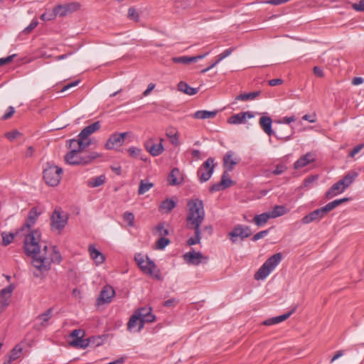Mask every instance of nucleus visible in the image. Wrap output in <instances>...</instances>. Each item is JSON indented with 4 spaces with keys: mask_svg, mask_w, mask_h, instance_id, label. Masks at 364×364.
Listing matches in <instances>:
<instances>
[{
    "mask_svg": "<svg viewBox=\"0 0 364 364\" xmlns=\"http://www.w3.org/2000/svg\"><path fill=\"white\" fill-rule=\"evenodd\" d=\"M41 242V233L37 230L26 236L24 250L28 256L32 257V264L40 272L50 269L52 262L60 263L62 257L56 247H48Z\"/></svg>",
    "mask_w": 364,
    "mask_h": 364,
    "instance_id": "1",
    "label": "nucleus"
},
{
    "mask_svg": "<svg viewBox=\"0 0 364 364\" xmlns=\"http://www.w3.org/2000/svg\"><path fill=\"white\" fill-rule=\"evenodd\" d=\"M186 228L194 230V237L187 240L189 246L199 244L201 240L200 225L205 220L204 205L198 198L191 199L187 203Z\"/></svg>",
    "mask_w": 364,
    "mask_h": 364,
    "instance_id": "2",
    "label": "nucleus"
},
{
    "mask_svg": "<svg viewBox=\"0 0 364 364\" xmlns=\"http://www.w3.org/2000/svg\"><path fill=\"white\" fill-rule=\"evenodd\" d=\"M97 152L83 153V151L70 150L65 156V161L70 165H87L101 157Z\"/></svg>",
    "mask_w": 364,
    "mask_h": 364,
    "instance_id": "3",
    "label": "nucleus"
},
{
    "mask_svg": "<svg viewBox=\"0 0 364 364\" xmlns=\"http://www.w3.org/2000/svg\"><path fill=\"white\" fill-rule=\"evenodd\" d=\"M282 259V255L280 252L276 253L268 258L262 267L255 274V279L257 280L264 279L279 264Z\"/></svg>",
    "mask_w": 364,
    "mask_h": 364,
    "instance_id": "4",
    "label": "nucleus"
},
{
    "mask_svg": "<svg viewBox=\"0 0 364 364\" xmlns=\"http://www.w3.org/2000/svg\"><path fill=\"white\" fill-rule=\"evenodd\" d=\"M134 259L138 266L144 273L159 280L161 279L160 270L158 269L155 263L148 257H144L141 254H136Z\"/></svg>",
    "mask_w": 364,
    "mask_h": 364,
    "instance_id": "5",
    "label": "nucleus"
},
{
    "mask_svg": "<svg viewBox=\"0 0 364 364\" xmlns=\"http://www.w3.org/2000/svg\"><path fill=\"white\" fill-rule=\"evenodd\" d=\"M62 173L63 169L61 168L48 164L47 167L43 171V179L48 185L55 186L60 183Z\"/></svg>",
    "mask_w": 364,
    "mask_h": 364,
    "instance_id": "6",
    "label": "nucleus"
},
{
    "mask_svg": "<svg viewBox=\"0 0 364 364\" xmlns=\"http://www.w3.org/2000/svg\"><path fill=\"white\" fill-rule=\"evenodd\" d=\"M50 220L52 228L60 232L68 223V215L60 209L56 208L53 211Z\"/></svg>",
    "mask_w": 364,
    "mask_h": 364,
    "instance_id": "7",
    "label": "nucleus"
},
{
    "mask_svg": "<svg viewBox=\"0 0 364 364\" xmlns=\"http://www.w3.org/2000/svg\"><path fill=\"white\" fill-rule=\"evenodd\" d=\"M215 168L214 159L212 157L208 158L198 171V176L201 183L208 181Z\"/></svg>",
    "mask_w": 364,
    "mask_h": 364,
    "instance_id": "8",
    "label": "nucleus"
},
{
    "mask_svg": "<svg viewBox=\"0 0 364 364\" xmlns=\"http://www.w3.org/2000/svg\"><path fill=\"white\" fill-rule=\"evenodd\" d=\"M70 336L73 340L70 342L71 346L85 349L89 345V340L84 339L85 331L82 329H75L72 331Z\"/></svg>",
    "mask_w": 364,
    "mask_h": 364,
    "instance_id": "9",
    "label": "nucleus"
},
{
    "mask_svg": "<svg viewBox=\"0 0 364 364\" xmlns=\"http://www.w3.org/2000/svg\"><path fill=\"white\" fill-rule=\"evenodd\" d=\"M252 232L249 227L237 225L229 232L228 236L232 242H235L237 237H240L241 240H243L250 236Z\"/></svg>",
    "mask_w": 364,
    "mask_h": 364,
    "instance_id": "10",
    "label": "nucleus"
},
{
    "mask_svg": "<svg viewBox=\"0 0 364 364\" xmlns=\"http://www.w3.org/2000/svg\"><path fill=\"white\" fill-rule=\"evenodd\" d=\"M80 4L77 2H71L65 4H60L54 7V12L56 16L60 17L65 16L66 15L76 11L80 8Z\"/></svg>",
    "mask_w": 364,
    "mask_h": 364,
    "instance_id": "11",
    "label": "nucleus"
},
{
    "mask_svg": "<svg viewBox=\"0 0 364 364\" xmlns=\"http://www.w3.org/2000/svg\"><path fill=\"white\" fill-rule=\"evenodd\" d=\"M327 213L328 211L326 209L325 206H323L305 215L302 218L301 222L304 224H309L313 222H319L322 218H323L326 216Z\"/></svg>",
    "mask_w": 364,
    "mask_h": 364,
    "instance_id": "12",
    "label": "nucleus"
},
{
    "mask_svg": "<svg viewBox=\"0 0 364 364\" xmlns=\"http://www.w3.org/2000/svg\"><path fill=\"white\" fill-rule=\"evenodd\" d=\"M184 260L190 264L199 265L200 263H206L208 257H205L200 252L190 251L183 255Z\"/></svg>",
    "mask_w": 364,
    "mask_h": 364,
    "instance_id": "13",
    "label": "nucleus"
},
{
    "mask_svg": "<svg viewBox=\"0 0 364 364\" xmlns=\"http://www.w3.org/2000/svg\"><path fill=\"white\" fill-rule=\"evenodd\" d=\"M127 136V132L112 134L105 144V148L107 149H112L115 147L121 146L124 144Z\"/></svg>",
    "mask_w": 364,
    "mask_h": 364,
    "instance_id": "14",
    "label": "nucleus"
},
{
    "mask_svg": "<svg viewBox=\"0 0 364 364\" xmlns=\"http://www.w3.org/2000/svg\"><path fill=\"white\" fill-rule=\"evenodd\" d=\"M228 173V171H225L223 172L220 182L213 184L210 188V192H216L225 190L233 184V181L229 178Z\"/></svg>",
    "mask_w": 364,
    "mask_h": 364,
    "instance_id": "15",
    "label": "nucleus"
},
{
    "mask_svg": "<svg viewBox=\"0 0 364 364\" xmlns=\"http://www.w3.org/2000/svg\"><path fill=\"white\" fill-rule=\"evenodd\" d=\"M240 161V159L235 156V154L232 151H228L223 157V167L225 171H232L235 166Z\"/></svg>",
    "mask_w": 364,
    "mask_h": 364,
    "instance_id": "16",
    "label": "nucleus"
},
{
    "mask_svg": "<svg viewBox=\"0 0 364 364\" xmlns=\"http://www.w3.org/2000/svg\"><path fill=\"white\" fill-rule=\"evenodd\" d=\"M152 309L150 306H144L138 309L134 314L145 323H152L155 321L156 317L151 314Z\"/></svg>",
    "mask_w": 364,
    "mask_h": 364,
    "instance_id": "17",
    "label": "nucleus"
},
{
    "mask_svg": "<svg viewBox=\"0 0 364 364\" xmlns=\"http://www.w3.org/2000/svg\"><path fill=\"white\" fill-rule=\"evenodd\" d=\"M68 142L69 148L76 151H83L91 144V141H85L80 134H78L77 139H70Z\"/></svg>",
    "mask_w": 364,
    "mask_h": 364,
    "instance_id": "18",
    "label": "nucleus"
},
{
    "mask_svg": "<svg viewBox=\"0 0 364 364\" xmlns=\"http://www.w3.org/2000/svg\"><path fill=\"white\" fill-rule=\"evenodd\" d=\"M114 294L115 291L111 286H105L100 292V296L97 299V304L109 303Z\"/></svg>",
    "mask_w": 364,
    "mask_h": 364,
    "instance_id": "19",
    "label": "nucleus"
},
{
    "mask_svg": "<svg viewBox=\"0 0 364 364\" xmlns=\"http://www.w3.org/2000/svg\"><path fill=\"white\" fill-rule=\"evenodd\" d=\"M14 290V287L10 285L0 291V314L4 310V309L9 304V301L11 295V292Z\"/></svg>",
    "mask_w": 364,
    "mask_h": 364,
    "instance_id": "20",
    "label": "nucleus"
},
{
    "mask_svg": "<svg viewBox=\"0 0 364 364\" xmlns=\"http://www.w3.org/2000/svg\"><path fill=\"white\" fill-rule=\"evenodd\" d=\"M253 117L254 114L251 112H242L230 116L228 119V122L231 124H240L245 123L247 118L250 119Z\"/></svg>",
    "mask_w": 364,
    "mask_h": 364,
    "instance_id": "21",
    "label": "nucleus"
},
{
    "mask_svg": "<svg viewBox=\"0 0 364 364\" xmlns=\"http://www.w3.org/2000/svg\"><path fill=\"white\" fill-rule=\"evenodd\" d=\"M163 141L164 139H161L160 143L159 144H154L151 141H149L144 144V146L151 156H157L161 154L164 151V148L162 144Z\"/></svg>",
    "mask_w": 364,
    "mask_h": 364,
    "instance_id": "22",
    "label": "nucleus"
},
{
    "mask_svg": "<svg viewBox=\"0 0 364 364\" xmlns=\"http://www.w3.org/2000/svg\"><path fill=\"white\" fill-rule=\"evenodd\" d=\"M315 154L312 152H309L305 155L301 156L294 164V168L299 169L309 165L310 163L315 161Z\"/></svg>",
    "mask_w": 364,
    "mask_h": 364,
    "instance_id": "23",
    "label": "nucleus"
},
{
    "mask_svg": "<svg viewBox=\"0 0 364 364\" xmlns=\"http://www.w3.org/2000/svg\"><path fill=\"white\" fill-rule=\"evenodd\" d=\"M41 215V212L38 210L37 208H33L29 211L28 218L23 225V226L21 228V231H24L26 229L29 230L35 223Z\"/></svg>",
    "mask_w": 364,
    "mask_h": 364,
    "instance_id": "24",
    "label": "nucleus"
},
{
    "mask_svg": "<svg viewBox=\"0 0 364 364\" xmlns=\"http://www.w3.org/2000/svg\"><path fill=\"white\" fill-rule=\"evenodd\" d=\"M100 122L97 121L87 127H85L79 134L85 141H91L89 138L90 135L98 131L100 129Z\"/></svg>",
    "mask_w": 364,
    "mask_h": 364,
    "instance_id": "25",
    "label": "nucleus"
},
{
    "mask_svg": "<svg viewBox=\"0 0 364 364\" xmlns=\"http://www.w3.org/2000/svg\"><path fill=\"white\" fill-rule=\"evenodd\" d=\"M144 326V323L141 321L137 315L134 314L129 318L127 323V328L130 331L139 332Z\"/></svg>",
    "mask_w": 364,
    "mask_h": 364,
    "instance_id": "26",
    "label": "nucleus"
},
{
    "mask_svg": "<svg viewBox=\"0 0 364 364\" xmlns=\"http://www.w3.org/2000/svg\"><path fill=\"white\" fill-rule=\"evenodd\" d=\"M167 181L168 184L171 186L179 185L183 181V174L178 168H174L168 174Z\"/></svg>",
    "mask_w": 364,
    "mask_h": 364,
    "instance_id": "27",
    "label": "nucleus"
},
{
    "mask_svg": "<svg viewBox=\"0 0 364 364\" xmlns=\"http://www.w3.org/2000/svg\"><path fill=\"white\" fill-rule=\"evenodd\" d=\"M295 310L296 308H294L291 311L287 312V314L268 318L263 322V324L265 326H271L282 322L289 318L291 315L295 311Z\"/></svg>",
    "mask_w": 364,
    "mask_h": 364,
    "instance_id": "28",
    "label": "nucleus"
},
{
    "mask_svg": "<svg viewBox=\"0 0 364 364\" xmlns=\"http://www.w3.org/2000/svg\"><path fill=\"white\" fill-rule=\"evenodd\" d=\"M259 126L262 130L268 135L271 136L274 134L272 129V120L271 117L267 116H262L259 121Z\"/></svg>",
    "mask_w": 364,
    "mask_h": 364,
    "instance_id": "29",
    "label": "nucleus"
},
{
    "mask_svg": "<svg viewBox=\"0 0 364 364\" xmlns=\"http://www.w3.org/2000/svg\"><path fill=\"white\" fill-rule=\"evenodd\" d=\"M176 206V203L175 200L171 198H166L160 204L159 210L164 213H169Z\"/></svg>",
    "mask_w": 364,
    "mask_h": 364,
    "instance_id": "30",
    "label": "nucleus"
},
{
    "mask_svg": "<svg viewBox=\"0 0 364 364\" xmlns=\"http://www.w3.org/2000/svg\"><path fill=\"white\" fill-rule=\"evenodd\" d=\"M357 177V172L350 171L342 179H341L338 181L340 182V184L343 186L344 189H346L353 183V182Z\"/></svg>",
    "mask_w": 364,
    "mask_h": 364,
    "instance_id": "31",
    "label": "nucleus"
},
{
    "mask_svg": "<svg viewBox=\"0 0 364 364\" xmlns=\"http://www.w3.org/2000/svg\"><path fill=\"white\" fill-rule=\"evenodd\" d=\"M345 189L343 186L340 184L339 181H338L337 183H334L326 193V198L327 199L332 198L338 193H343Z\"/></svg>",
    "mask_w": 364,
    "mask_h": 364,
    "instance_id": "32",
    "label": "nucleus"
},
{
    "mask_svg": "<svg viewBox=\"0 0 364 364\" xmlns=\"http://www.w3.org/2000/svg\"><path fill=\"white\" fill-rule=\"evenodd\" d=\"M218 113V111H207V110H198L196 112L193 117L198 119H205L214 118Z\"/></svg>",
    "mask_w": 364,
    "mask_h": 364,
    "instance_id": "33",
    "label": "nucleus"
},
{
    "mask_svg": "<svg viewBox=\"0 0 364 364\" xmlns=\"http://www.w3.org/2000/svg\"><path fill=\"white\" fill-rule=\"evenodd\" d=\"M106 181L105 175H100L97 177L91 178L87 181V186L89 188H97L102 186Z\"/></svg>",
    "mask_w": 364,
    "mask_h": 364,
    "instance_id": "34",
    "label": "nucleus"
},
{
    "mask_svg": "<svg viewBox=\"0 0 364 364\" xmlns=\"http://www.w3.org/2000/svg\"><path fill=\"white\" fill-rule=\"evenodd\" d=\"M89 252L90 257L95 262L96 264H100L104 262L105 257L103 255L93 246L91 245L89 247Z\"/></svg>",
    "mask_w": 364,
    "mask_h": 364,
    "instance_id": "35",
    "label": "nucleus"
},
{
    "mask_svg": "<svg viewBox=\"0 0 364 364\" xmlns=\"http://www.w3.org/2000/svg\"><path fill=\"white\" fill-rule=\"evenodd\" d=\"M178 90L188 95H194L198 92V89L190 87L186 82L181 81L178 84Z\"/></svg>",
    "mask_w": 364,
    "mask_h": 364,
    "instance_id": "36",
    "label": "nucleus"
},
{
    "mask_svg": "<svg viewBox=\"0 0 364 364\" xmlns=\"http://www.w3.org/2000/svg\"><path fill=\"white\" fill-rule=\"evenodd\" d=\"M270 218H272V216H271L269 212H267V213H264L260 215H256L254 218L253 220L257 226H262L264 224H265L266 223H267V221Z\"/></svg>",
    "mask_w": 364,
    "mask_h": 364,
    "instance_id": "37",
    "label": "nucleus"
},
{
    "mask_svg": "<svg viewBox=\"0 0 364 364\" xmlns=\"http://www.w3.org/2000/svg\"><path fill=\"white\" fill-rule=\"evenodd\" d=\"M154 187V183L141 180L139 183L138 194L143 195Z\"/></svg>",
    "mask_w": 364,
    "mask_h": 364,
    "instance_id": "38",
    "label": "nucleus"
},
{
    "mask_svg": "<svg viewBox=\"0 0 364 364\" xmlns=\"http://www.w3.org/2000/svg\"><path fill=\"white\" fill-rule=\"evenodd\" d=\"M287 213V208L283 205H276L273 210L269 212L272 218H276L282 216Z\"/></svg>",
    "mask_w": 364,
    "mask_h": 364,
    "instance_id": "39",
    "label": "nucleus"
},
{
    "mask_svg": "<svg viewBox=\"0 0 364 364\" xmlns=\"http://www.w3.org/2000/svg\"><path fill=\"white\" fill-rule=\"evenodd\" d=\"M260 94L259 91L252 92L250 93H245V94H241L238 96H237L236 100H242V101H247L254 100L257 96H259Z\"/></svg>",
    "mask_w": 364,
    "mask_h": 364,
    "instance_id": "40",
    "label": "nucleus"
},
{
    "mask_svg": "<svg viewBox=\"0 0 364 364\" xmlns=\"http://www.w3.org/2000/svg\"><path fill=\"white\" fill-rule=\"evenodd\" d=\"M154 234L159 237H165L169 234L168 229L165 228L163 223H159L154 230Z\"/></svg>",
    "mask_w": 364,
    "mask_h": 364,
    "instance_id": "41",
    "label": "nucleus"
},
{
    "mask_svg": "<svg viewBox=\"0 0 364 364\" xmlns=\"http://www.w3.org/2000/svg\"><path fill=\"white\" fill-rule=\"evenodd\" d=\"M53 309H48L46 312L41 314L37 316V319L41 321V324L44 326V323H46L52 316Z\"/></svg>",
    "mask_w": 364,
    "mask_h": 364,
    "instance_id": "42",
    "label": "nucleus"
},
{
    "mask_svg": "<svg viewBox=\"0 0 364 364\" xmlns=\"http://www.w3.org/2000/svg\"><path fill=\"white\" fill-rule=\"evenodd\" d=\"M285 128H283L282 129L279 130L277 133L274 132V135L275 137H277L279 139H282L284 141H287L290 139L293 132L291 131L289 133H286L284 132Z\"/></svg>",
    "mask_w": 364,
    "mask_h": 364,
    "instance_id": "43",
    "label": "nucleus"
},
{
    "mask_svg": "<svg viewBox=\"0 0 364 364\" xmlns=\"http://www.w3.org/2000/svg\"><path fill=\"white\" fill-rule=\"evenodd\" d=\"M173 62L176 63L189 64L193 63V59L189 56H179L173 57L172 58Z\"/></svg>",
    "mask_w": 364,
    "mask_h": 364,
    "instance_id": "44",
    "label": "nucleus"
},
{
    "mask_svg": "<svg viewBox=\"0 0 364 364\" xmlns=\"http://www.w3.org/2000/svg\"><path fill=\"white\" fill-rule=\"evenodd\" d=\"M170 243V240L165 237H161L156 243V249L157 250H163L164 249L168 244Z\"/></svg>",
    "mask_w": 364,
    "mask_h": 364,
    "instance_id": "45",
    "label": "nucleus"
},
{
    "mask_svg": "<svg viewBox=\"0 0 364 364\" xmlns=\"http://www.w3.org/2000/svg\"><path fill=\"white\" fill-rule=\"evenodd\" d=\"M14 235L13 233H2V245L4 246H7L9 245L14 240Z\"/></svg>",
    "mask_w": 364,
    "mask_h": 364,
    "instance_id": "46",
    "label": "nucleus"
},
{
    "mask_svg": "<svg viewBox=\"0 0 364 364\" xmlns=\"http://www.w3.org/2000/svg\"><path fill=\"white\" fill-rule=\"evenodd\" d=\"M21 351H22V348L19 347L18 346H15L11 350L10 355H9L11 360H15L16 359L20 357Z\"/></svg>",
    "mask_w": 364,
    "mask_h": 364,
    "instance_id": "47",
    "label": "nucleus"
},
{
    "mask_svg": "<svg viewBox=\"0 0 364 364\" xmlns=\"http://www.w3.org/2000/svg\"><path fill=\"white\" fill-rule=\"evenodd\" d=\"M166 136L170 139L172 144L178 146L179 144V140L177 134V132H168Z\"/></svg>",
    "mask_w": 364,
    "mask_h": 364,
    "instance_id": "48",
    "label": "nucleus"
},
{
    "mask_svg": "<svg viewBox=\"0 0 364 364\" xmlns=\"http://www.w3.org/2000/svg\"><path fill=\"white\" fill-rule=\"evenodd\" d=\"M123 219L128 223V225L132 227L134 225V214L129 212H126L123 215Z\"/></svg>",
    "mask_w": 364,
    "mask_h": 364,
    "instance_id": "49",
    "label": "nucleus"
},
{
    "mask_svg": "<svg viewBox=\"0 0 364 364\" xmlns=\"http://www.w3.org/2000/svg\"><path fill=\"white\" fill-rule=\"evenodd\" d=\"M341 199H337V200H335L333 201H331L330 203H328V204H326L325 205V208L327 210L328 213L330 212L331 210H333L335 208H336L337 206L341 205Z\"/></svg>",
    "mask_w": 364,
    "mask_h": 364,
    "instance_id": "50",
    "label": "nucleus"
},
{
    "mask_svg": "<svg viewBox=\"0 0 364 364\" xmlns=\"http://www.w3.org/2000/svg\"><path fill=\"white\" fill-rule=\"evenodd\" d=\"M128 152L131 157L137 158L140 156V154H141V149L132 146L129 148Z\"/></svg>",
    "mask_w": 364,
    "mask_h": 364,
    "instance_id": "51",
    "label": "nucleus"
},
{
    "mask_svg": "<svg viewBox=\"0 0 364 364\" xmlns=\"http://www.w3.org/2000/svg\"><path fill=\"white\" fill-rule=\"evenodd\" d=\"M234 50V48H230L228 49L225 50L223 53L218 55V62H220L224 58L231 55Z\"/></svg>",
    "mask_w": 364,
    "mask_h": 364,
    "instance_id": "52",
    "label": "nucleus"
},
{
    "mask_svg": "<svg viewBox=\"0 0 364 364\" xmlns=\"http://www.w3.org/2000/svg\"><path fill=\"white\" fill-rule=\"evenodd\" d=\"M128 18L135 21H139V14L135 9L129 8L128 10Z\"/></svg>",
    "mask_w": 364,
    "mask_h": 364,
    "instance_id": "53",
    "label": "nucleus"
},
{
    "mask_svg": "<svg viewBox=\"0 0 364 364\" xmlns=\"http://www.w3.org/2000/svg\"><path fill=\"white\" fill-rule=\"evenodd\" d=\"M56 16H57L55 14V12H54V9H53L52 12H50V13L46 12V13L43 14L41 16V18L43 21H50V20L55 18Z\"/></svg>",
    "mask_w": 364,
    "mask_h": 364,
    "instance_id": "54",
    "label": "nucleus"
},
{
    "mask_svg": "<svg viewBox=\"0 0 364 364\" xmlns=\"http://www.w3.org/2000/svg\"><path fill=\"white\" fill-rule=\"evenodd\" d=\"M38 22L36 20H33L31 23L24 28L23 33L26 34L30 33L37 26Z\"/></svg>",
    "mask_w": 364,
    "mask_h": 364,
    "instance_id": "55",
    "label": "nucleus"
},
{
    "mask_svg": "<svg viewBox=\"0 0 364 364\" xmlns=\"http://www.w3.org/2000/svg\"><path fill=\"white\" fill-rule=\"evenodd\" d=\"M364 148V144H360L355 146L353 150L349 153L348 156L349 157H354L355 154L359 153Z\"/></svg>",
    "mask_w": 364,
    "mask_h": 364,
    "instance_id": "56",
    "label": "nucleus"
},
{
    "mask_svg": "<svg viewBox=\"0 0 364 364\" xmlns=\"http://www.w3.org/2000/svg\"><path fill=\"white\" fill-rule=\"evenodd\" d=\"M287 169L284 164H280L276 166V168L272 171L274 175H279L284 173Z\"/></svg>",
    "mask_w": 364,
    "mask_h": 364,
    "instance_id": "57",
    "label": "nucleus"
},
{
    "mask_svg": "<svg viewBox=\"0 0 364 364\" xmlns=\"http://www.w3.org/2000/svg\"><path fill=\"white\" fill-rule=\"evenodd\" d=\"M352 8L357 11H364V0L352 4Z\"/></svg>",
    "mask_w": 364,
    "mask_h": 364,
    "instance_id": "58",
    "label": "nucleus"
},
{
    "mask_svg": "<svg viewBox=\"0 0 364 364\" xmlns=\"http://www.w3.org/2000/svg\"><path fill=\"white\" fill-rule=\"evenodd\" d=\"M79 83H80V80H75V81H73L72 82L68 83L67 85H65V86L63 87V88L61 89L60 92H65V91L68 90V89L71 88V87L77 86Z\"/></svg>",
    "mask_w": 364,
    "mask_h": 364,
    "instance_id": "59",
    "label": "nucleus"
},
{
    "mask_svg": "<svg viewBox=\"0 0 364 364\" xmlns=\"http://www.w3.org/2000/svg\"><path fill=\"white\" fill-rule=\"evenodd\" d=\"M14 112V108L12 106L9 107L8 111L3 115L2 119L6 120L11 118Z\"/></svg>",
    "mask_w": 364,
    "mask_h": 364,
    "instance_id": "60",
    "label": "nucleus"
},
{
    "mask_svg": "<svg viewBox=\"0 0 364 364\" xmlns=\"http://www.w3.org/2000/svg\"><path fill=\"white\" fill-rule=\"evenodd\" d=\"M20 134V133L16 131V130H14V131H11V132H7L5 136L6 137L12 141L14 140V139H16L18 135Z\"/></svg>",
    "mask_w": 364,
    "mask_h": 364,
    "instance_id": "61",
    "label": "nucleus"
},
{
    "mask_svg": "<svg viewBox=\"0 0 364 364\" xmlns=\"http://www.w3.org/2000/svg\"><path fill=\"white\" fill-rule=\"evenodd\" d=\"M268 234V230H262V231H260L257 233H256L253 237H252V240L253 241H257L264 237H265Z\"/></svg>",
    "mask_w": 364,
    "mask_h": 364,
    "instance_id": "62",
    "label": "nucleus"
},
{
    "mask_svg": "<svg viewBox=\"0 0 364 364\" xmlns=\"http://www.w3.org/2000/svg\"><path fill=\"white\" fill-rule=\"evenodd\" d=\"M317 178H318L317 176H311L308 177L307 178H306L304 181L303 186L308 187L309 186V184L311 183L312 182H314V181H316L317 179Z\"/></svg>",
    "mask_w": 364,
    "mask_h": 364,
    "instance_id": "63",
    "label": "nucleus"
},
{
    "mask_svg": "<svg viewBox=\"0 0 364 364\" xmlns=\"http://www.w3.org/2000/svg\"><path fill=\"white\" fill-rule=\"evenodd\" d=\"M283 80L282 79H272L268 81V85L270 86H276L282 84Z\"/></svg>",
    "mask_w": 364,
    "mask_h": 364,
    "instance_id": "64",
    "label": "nucleus"
}]
</instances>
